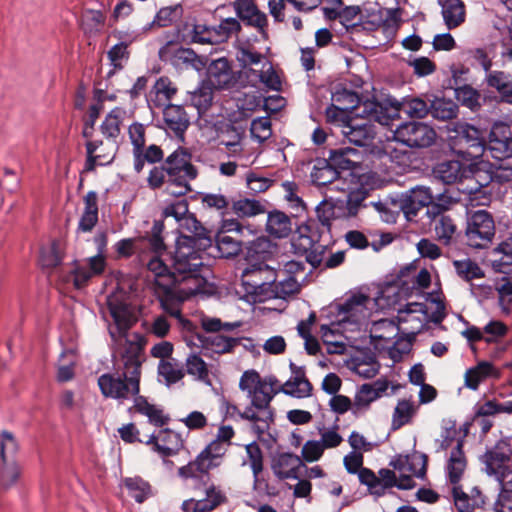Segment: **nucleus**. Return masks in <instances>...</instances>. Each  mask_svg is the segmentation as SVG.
Here are the masks:
<instances>
[{"instance_id":"nucleus-52","label":"nucleus","mask_w":512,"mask_h":512,"mask_svg":"<svg viewBox=\"0 0 512 512\" xmlns=\"http://www.w3.org/2000/svg\"><path fill=\"white\" fill-rule=\"evenodd\" d=\"M415 412L416 409L413 402L405 399L398 401L392 416V430H398L402 426L410 423Z\"/></svg>"},{"instance_id":"nucleus-20","label":"nucleus","mask_w":512,"mask_h":512,"mask_svg":"<svg viewBox=\"0 0 512 512\" xmlns=\"http://www.w3.org/2000/svg\"><path fill=\"white\" fill-rule=\"evenodd\" d=\"M303 463L300 457L292 453H281L272 460V470L279 479H297Z\"/></svg>"},{"instance_id":"nucleus-64","label":"nucleus","mask_w":512,"mask_h":512,"mask_svg":"<svg viewBox=\"0 0 512 512\" xmlns=\"http://www.w3.org/2000/svg\"><path fill=\"white\" fill-rule=\"evenodd\" d=\"M357 474L360 483L366 485L371 494L376 496L384 494V485L371 469L363 467Z\"/></svg>"},{"instance_id":"nucleus-22","label":"nucleus","mask_w":512,"mask_h":512,"mask_svg":"<svg viewBox=\"0 0 512 512\" xmlns=\"http://www.w3.org/2000/svg\"><path fill=\"white\" fill-rule=\"evenodd\" d=\"M134 405L133 409L148 418L149 423L156 427H162L170 420L169 416L166 415L163 409L157 405L148 402L147 398L137 394L133 396Z\"/></svg>"},{"instance_id":"nucleus-14","label":"nucleus","mask_w":512,"mask_h":512,"mask_svg":"<svg viewBox=\"0 0 512 512\" xmlns=\"http://www.w3.org/2000/svg\"><path fill=\"white\" fill-rule=\"evenodd\" d=\"M386 142L396 141L409 148L422 149L430 147L437 141L436 130H389Z\"/></svg>"},{"instance_id":"nucleus-44","label":"nucleus","mask_w":512,"mask_h":512,"mask_svg":"<svg viewBox=\"0 0 512 512\" xmlns=\"http://www.w3.org/2000/svg\"><path fill=\"white\" fill-rule=\"evenodd\" d=\"M368 191L364 188H357L349 191L346 200H342V210L345 218H351L357 215L361 207H368L366 199Z\"/></svg>"},{"instance_id":"nucleus-53","label":"nucleus","mask_w":512,"mask_h":512,"mask_svg":"<svg viewBox=\"0 0 512 512\" xmlns=\"http://www.w3.org/2000/svg\"><path fill=\"white\" fill-rule=\"evenodd\" d=\"M212 28L214 42L215 44H220L226 42L234 34H237L241 29V25L236 18L228 17L221 20L218 25L212 26Z\"/></svg>"},{"instance_id":"nucleus-12","label":"nucleus","mask_w":512,"mask_h":512,"mask_svg":"<svg viewBox=\"0 0 512 512\" xmlns=\"http://www.w3.org/2000/svg\"><path fill=\"white\" fill-rule=\"evenodd\" d=\"M342 133L346 141L365 148L370 154L381 156L390 152L388 145L375 130H342Z\"/></svg>"},{"instance_id":"nucleus-16","label":"nucleus","mask_w":512,"mask_h":512,"mask_svg":"<svg viewBox=\"0 0 512 512\" xmlns=\"http://www.w3.org/2000/svg\"><path fill=\"white\" fill-rule=\"evenodd\" d=\"M145 444L151 445L153 451L162 457L175 455L183 447V440L177 432L165 429L159 432L158 436L150 435Z\"/></svg>"},{"instance_id":"nucleus-55","label":"nucleus","mask_w":512,"mask_h":512,"mask_svg":"<svg viewBox=\"0 0 512 512\" xmlns=\"http://www.w3.org/2000/svg\"><path fill=\"white\" fill-rule=\"evenodd\" d=\"M253 76L257 78L266 88L273 91H280L282 82L274 70L271 62L269 61L265 67L262 68H252Z\"/></svg>"},{"instance_id":"nucleus-25","label":"nucleus","mask_w":512,"mask_h":512,"mask_svg":"<svg viewBox=\"0 0 512 512\" xmlns=\"http://www.w3.org/2000/svg\"><path fill=\"white\" fill-rule=\"evenodd\" d=\"M266 231L271 237L277 239L288 237L292 231L290 217L280 210L268 212Z\"/></svg>"},{"instance_id":"nucleus-56","label":"nucleus","mask_w":512,"mask_h":512,"mask_svg":"<svg viewBox=\"0 0 512 512\" xmlns=\"http://www.w3.org/2000/svg\"><path fill=\"white\" fill-rule=\"evenodd\" d=\"M486 83L489 87L496 89L500 94L505 96L512 95V77L503 71H490L485 76Z\"/></svg>"},{"instance_id":"nucleus-11","label":"nucleus","mask_w":512,"mask_h":512,"mask_svg":"<svg viewBox=\"0 0 512 512\" xmlns=\"http://www.w3.org/2000/svg\"><path fill=\"white\" fill-rule=\"evenodd\" d=\"M443 197L442 193L434 195L429 187L416 186L399 199V209L411 220L421 208L431 204L432 200L442 201Z\"/></svg>"},{"instance_id":"nucleus-54","label":"nucleus","mask_w":512,"mask_h":512,"mask_svg":"<svg viewBox=\"0 0 512 512\" xmlns=\"http://www.w3.org/2000/svg\"><path fill=\"white\" fill-rule=\"evenodd\" d=\"M163 118L170 128H188L190 125L189 117L180 105H167L163 110Z\"/></svg>"},{"instance_id":"nucleus-15","label":"nucleus","mask_w":512,"mask_h":512,"mask_svg":"<svg viewBox=\"0 0 512 512\" xmlns=\"http://www.w3.org/2000/svg\"><path fill=\"white\" fill-rule=\"evenodd\" d=\"M239 388L247 392L254 408H265L269 406L272 401V396H268L264 392L262 379L255 370H247L242 374L239 381Z\"/></svg>"},{"instance_id":"nucleus-34","label":"nucleus","mask_w":512,"mask_h":512,"mask_svg":"<svg viewBox=\"0 0 512 512\" xmlns=\"http://www.w3.org/2000/svg\"><path fill=\"white\" fill-rule=\"evenodd\" d=\"M430 114L433 118L441 121L451 120L457 117L458 105L451 99L434 97L428 99Z\"/></svg>"},{"instance_id":"nucleus-5","label":"nucleus","mask_w":512,"mask_h":512,"mask_svg":"<svg viewBox=\"0 0 512 512\" xmlns=\"http://www.w3.org/2000/svg\"><path fill=\"white\" fill-rule=\"evenodd\" d=\"M279 275L264 262L248 265L241 273V286L253 301L271 299V287Z\"/></svg>"},{"instance_id":"nucleus-17","label":"nucleus","mask_w":512,"mask_h":512,"mask_svg":"<svg viewBox=\"0 0 512 512\" xmlns=\"http://www.w3.org/2000/svg\"><path fill=\"white\" fill-rule=\"evenodd\" d=\"M292 376L281 386V392L296 398H306L311 395L312 384L305 375V369L290 363Z\"/></svg>"},{"instance_id":"nucleus-13","label":"nucleus","mask_w":512,"mask_h":512,"mask_svg":"<svg viewBox=\"0 0 512 512\" xmlns=\"http://www.w3.org/2000/svg\"><path fill=\"white\" fill-rule=\"evenodd\" d=\"M203 81L215 90H222L232 87L236 79L230 62L221 57L210 62Z\"/></svg>"},{"instance_id":"nucleus-42","label":"nucleus","mask_w":512,"mask_h":512,"mask_svg":"<svg viewBox=\"0 0 512 512\" xmlns=\"http://www.w3.org/2000/svg\"><path fill=\"white\" fill-rule=\"evenodd\" d=\"M487 131L488 130H447V145L453 153L461 156L462 158L466 160H475L476 158H468V155L465 153L466 151H469L467 146L470 145L467 140L468 132L479 133Z\"/></svg>"},{"instance_id":"nucleus-43","label":"nucleus","mask_w":512,"mask_h":512,"mask_svg":"<svg viewBox=\"0 0 512 512\" xmlns=\"http://www.w3.org/2000/svg\"><path fill=\"white\" fill-rule=\"evenodd\" d=\"M463 165L456 160L445 161L436 166L434 174L445 184H453L462 179Z\"/></svg>"},{"instance_id":"nucleus-57","label":"nucleus","mask_w":512,"mask_h":512,"mask_svg":"<svg viewBox=\"0 0 512 512\" xmlns=\"http://www.w3.org/2000/svg\"><path fill=\"white\" fill-rule=\"evenodd\" d=\"M457 275L465 281L480 279L485 276L480 266L469 258L453 261Z\"/></svg>"},{"instance_id":"nucleus-41","label":"nucleus","mask_w":512,"mask_h":512,"mask_svg":"<svg viewBox=\"0 0 512 512\" xmlns=\"http://www.w3.org/2000/svg\"><path fill=\"white\" fill-rule=\"evenodd\" d=\"M236 59L243 69L249 68V73L253 75L252 68H262L268 64L269 60L252 47H240L236 51Z\"/></svg>"},{"instance_id":"nucleus-51","label":"nucleus","mask_w":512,"mask_h":512,"mask_svg":"<svg viewBox=\"0 0 512 512\" xmlns=\"http://www.w3.org/2000/svg\"><path fill=\"white\" fill-rule=\"evenodd\" d=\"M247 460L243 464L249 463L253 473V486L256 489L259 482V475L263 471V452L256 442L249 443L245 446Z\"/></svg>"},{"instance_id":"nucleus-24","label":"nucleus","mask_w":512,"mask_h":512,"mask_svg":"<svg viewBox=\"0 0 512 512\" xmlns=\"http://www.w3.org/2000/svg\"><path fill=\"white\" fill-rule=\"evenodd\" d=\"M241 338L230 337L219 332L205 336L201 342L204 350L216 354H227L233 352L234 348L239 346Z\"/></svg>"},{"instance_id":"nucleus-35","label":"nucleus","mask_w":512,"mask_h":512,"mask_svg":"<svg viewBox=\"0 0 512 512\" xmlns=\"http://www.w3.org/2000/svg\"><path fill=\"white\" fill-rule=\"evenodd\" d=\"M489 131V140L486 142V151L495 159L502 160L512 156V139L511 136H503L499 138L496 130Z\"/></svg>"},{"instance_id":"nucleus-36","label":"nucleus","mask_w":512,"mask_h":512,"mask_svg":"<svg viewBox=\"0 0 512 512\" xmlns=\"http://www.w3.org/2000/svg\"><path fill=\"white\" fill-rule=\"evenodd\" d=\"M442 16L448 29H454L465 21V6L461 0H445Z\"/></svg>"},{"instance_id":"nucleus-60","label":"nucleus","mask_w":512,"mask_h":512,"mask_svg":"<svg viewBox=\"0 0 512 512\" xmlns=\"http://www.w3.org/2000/svg\"><path fill=\"white\" fill-rule=\"evenodd\" d=\"M216 247L220 256L223 258H231L241 252L240 241L232 238L224 233H218L216 236Z\"/></svg>"},{"instance_id":"nucleus-23","label":"nucleus","mask_w":512,"mask_h":512,"mask_svg":"<svg viewBox=\"0 0 512 512\" xmlns=\"http://www.w3.org/2000/svg\"><path fill=\"white\" fill-rule=\"evenodd\" d=\"M253 407L254 406L251 405V407H247L243 412H239V416L241 419L252 422L253 431L258 436H261L269 430L270 424L273 422L274 414L270 405L265 408H256L259 413H256Z\"/></svg>"},{"instance_id":"nucleus-27","label":"nucleus","mask_w":512,"mask_h":512,"mask_svg":"<svg viewBox=\"0 0 512 512\" xmlns=\"http://www.w3.org/2000/svg\"><path fill=\"white\" fill-rule=\"evenodd\" d=\"M311 179L318 186H326L339 179V171L336 170L329 159L318 158L314 161Z\"/></svg>"},{"instance_id":"nucleus-2","label":"nucleus","mask_w":512,"mask_h":512,"mask_svg":"<svg viewBox=\"0 0 512 512\" xmlns=\"http://www.w3.org/2000/svg\"><path fill=\"white\" fill-rule=\"evenodd\" d=\"M380 102L375 97L363 99L356 92L337 88L332 93V104L326 109L329 123L343 128H372L377 123Z\"/></svg>"},{"instance_id":"nucleus-30","label":"nucleus","mask_w":512,"mask_h":512,"mask_svg":"<svg viewBox=\"0 0 512 512\" xmlns=\"http://www.w3.org/2000/svg\"><path fill=\"white\" fill-rule=\"evenodd\" d=\"M171 64L177 69H193L201 71L205 67L203 59L191 48L177 49L171 59Z\"/></svg>"},{"instance_id":"nucleus-47","label":"nucleus","mask_w":512,"mask_h":512,"mask_svg":"<svg viewBox=\"0 0 512 512\" xmlns=\"http://www.w3.org/2000/svg\"><path fill=\"white\" fill-rule=\"evenodd\" d=\"M164 166L168 169V172L172 173V176L183 171L192 176H197V169L190 163L187 154L182 150H176L169 155Z\"/></svg>"},{"instance_id":"nucleus-38","label":"nucleus","mask_w":512,"mask_h":512,"mask_svg":"<svg viewBox=\"0 0 512 512\" xmlns=\"http://www.w3.org/2000/svg\"><path fill=\"white\" fill-rule=\"evenodd\" d=\"M265 203L255 198L243 197L233 201L232 210L240 218H250L265 213Z\"/></svg>"},{"instance_id":"nucleus-4","label":"nucleus","mask_w":512,"mask_h":512,"mask_svg":"<svg viewBox=\"0 0 512 512\" xmlns=\"http://www.w3.org/2000/svg\"><path fill=\"white\" fill-rule=\"evenodd\" d=\"M203 265L194 245L177 241L176 251L173 256L171 273L175 277V285L179 288L194 287L197 290L199 283V270Z\"/></svg>"},{"instance_id":"nucleus-3","label":"nucleus","mask_w":512,"mask_h":512,"mask_svg":"<svg viewBox=\"0 0 512 512\" xmlns=\"http://www.w3.org/2000/svg\"><path fill=\"white\" fill-rule=\"evenodd\" d=\"M147 269L151 274L147 279L152 282V289L161 308L185 326L189 321L182 316V305L187 297L194 293L195 288L177 287L174 275L158 255L148 261Z\"/></svg>"},{"instance_id":"nucleus-62","label":"nucleus","mask_w":512,"mask_h":512,"mask_svg":"<svg viewBox=\"0 0 512 512\" xmlns=\"http://www.w3.org/2000/svg\"><path fill=\"white\" fill-rule=\"evenodd\" d=\"M183 9L180 4L161 8L154 19L159 27H167L182 17Z\"/></svg>"},{"instance_id":"nucleus-21","label":"nucleus","mask_w":512,"mask_h":512,"mask_svg":"<svg viewBox=\"0 0 512 512\" xmlns=\"http://www.w3.org/2000/svg\"><path fill=\"white\" fill-rule=\"evenodd\" d=\"M107 305L117 332L119 334L125 333L135 321L130 307L126 303L118 301L115 297H109Z\"/></svg>"},{"instance_id":"nucleus-48","label":"nucleus","mask_w":512,"mask_h":512,"mask_svg":"<svg viewBox=\"0 0 512 512\" xmlns=\"http://www.w3.org/2000/svg\"><path fill=\"white\" fill-rule=\"evenodd\" d=\"M128 118H129V116L125 109H123L121 107H116V108L112 109L106 115L100 128L115 129V128H120V126H124L126 128H130V129L144 128L143 124L136 122V121L126 123L125 121Z\"/></svg>"},{"instance_id":"nucleus-40","label":"nucleus","mask_w":512,"mask_h":512,"mask_svg":"<svg viewBox=\"0 0 512 512\" xmlns=\"http://www.w3.org/2000/svg\"><path fill=\"white\" fill-rule=\"evenodd\" d=\"M184 220L187 228L193 233V236H185L180 241L194 246L199 245L204 249L211 247L212 239L210 236H207V232L205 228L202 227L201 223L193 216H187Z\"/></svg>"},{"instance_id":"nucleus-49","label":"nucleus","mask_w":512,"mask_h":512,"mask_svg":"<svg viewBox=\"0 0 512 512\" xmlns=\"http://www.w3.org/2000/svg\"><path fill=\"white\" fill-rule=\"evenodd\" d=\"M124 485L137 503H143L152 496L151 485L141 477H128L124 480Z\"/></svg>"},{"instance_id":"nucleus-32","label":"nucleus","mask_w":512,"mask_h":512,"mask_svg":"<svg viewBox=\"0 0 512 512\" xmlns=\"http://www.w3.org/2000/svg\"><path fill=\"white\" fill-rule=\"evenodd\" d=\"M498 376V371L491 362L481 361L476 366L469 368L465 373L466 387L477 390L479 384L488 377Z\"/></svg>"},{"instance_id":"nucleus-37","label":"nucleus","mask_w":512,"mask_h":512,"mask_svg":"<svg viewBox=\"0 0 512 512\" xmlns=\"http://www.w3.org/2000/svg\"><path fill=\"white\" fill-rule=\"evenodd\" d=\"M434 231L437 240L446 246L454 243L459 235L454 220L447 215L435 219Z\"/></svg>"},{"instance_id":"nucleus-59","label":"nucleus","mask_w":512,"mask_h":512,"mask_svg":"<svg viewBox=\"0 0 512 512\" xmlns=\"http://www.w3.org/2000/svg\"><path fill=\"white\" fill-rule=\"evenodd\" d=\"M378 399V394L372 390L370 384H363L354 397L353 414L358 415L367 410L372 402Z\"/></svg>"},{"instance_id":"nucleus-18","label":"nucleus","mask_w":512,"mask_h":512,"mask_svg":"<svg viewBox=\"0 0 512 512\" xmlns=\"http://www.w3.org/2000/svg\"><path fill=\"white\" fill-rule=\"evenodd\" d=\"M113 35L117 36L122 41L113 45L107 52V57L110 61L111 66L113 67V70L108 72V77H111L114 74L115 70H121L124 67V64L129 59L128 46L130 43L137 40L139 36L134 32H114Z\"/></svg>"},{"instance_id":"nucleus-9","label":"nucleus","mask_w":512,"mask_h":512,"mask_svg":"<svg viewBox=\"0 0 512 512\" xmlns=\"http://www.w3.org/2000/svg\"><path fill=\"white\" fill-rule=\"evenodd\" d=\"M370 298L364 294H355L338 305V324L345 329L354 330L365 323L370 316L367 304Z\"/></svg>"},{"instance_id":"nucleus-26","label":"nucleus","mask_w":512,"mask_h":512,"mask_svg":"<svg viewBox=\"0 0 512 512\" xmlns=\"http://www.w3.org/2000/svg\"><path fill=\"white\" fill-rule=\"evenodd\" d=\"M466 464V458L463 452V440L458 439L456 446L451 451L446 467L447 477L454 486L461 480L466 469Z\"/></svg>"},{"instance_id":"nucleus-28","label":"nucleus","mask_w":512,"mask_h":512,"mask_svg":"<svg viewBox=\"0 0 512 512\" xmlns=\"http://www.w3.org/2000/svg\"><path fill=\"white\" fill-rule=\"evenodd\" d=\"M85 208L79 220L78 230L90 232L98 222V195L89 191L84 197Z\"/></svg>"},{"instance_id":"nucleus-1","label":"nucleus","mask_w":512,"mask_h":512,"mask_svg":"<svg viewBox=\"0 0 512 512\" xmlns=\"http://www.w3.org/2000/svg\"><path fill=\"white\" fill-rule=\"evenodd\" d=\"M143 360L142 347L136 342L126 340L117 372L104 373L98 378L102 395L106 398L127 400L139 394Z\"/></svg>"},{"instance_id":"nucleus-50","label":"nucleus","mask_w":512,"mask_h":512,"mask_svg":"<svg viewBox=\"0 0 512 512\" xmlns=\"http://www.w3.org/2000/svg\"><path fill=\"white\" fill-rule=\"evenodd\" d=\"M197 176H192L187 174L186 171L181 173H175L172 176V173L168 172V180H167V193L180 197L186 195L191 191V187L189 185V181L195 179Z\"/></svg>"},{"instance_id":"nucleus-10","label":"nucleus","mask_w":512,"mask_h":512,"mask_svg":"<svg viewBox=\"0 0 512 512\" xmlns=\"http://www.w3.org/2000/svg\"><path fill=\"white\" fill-rule=\"evenodd\" d=\"M512 448L508 439L499 440L484 455L486 472L502 483L509 472Z\"/></svg>"},{"instance_id":"nucleus-7","label":"nucleus","mask_w":512,"mask_h":512,"mask_svg":"<svg viewBox=\"0 0 512 512\" xmlns=\"http://www.w3.org/2000/svg\"><path fill=\"white\" fill-rule=\"evenodd\" d=\"M495 235V224L491 214L477 210L468 217L466 227L467 245L482 249L488 247Z\"/></svg>"},{"instance_id":"nucleus-39","label":"nucleus","mask_w":512,"mask_h":512,"mask_svg":"<svg viewBox=\"0 0 512 512\" xmlns=\"http://www.w3.org/2000/svg\"><path fill=\"white\" fill-rule=\"evenodd\" d=\"M342 207V200H323L318 204L316 207V214L321 225L329 230L331 220L345 218Z\"/></svg>"},{"instance_id":"nucleus-45","label":"nucleus","mask_w":512,"mask_h":512,"mask_svg":"<svg viewBox=\"0 0 512 512\" xmlns=\"http://www.w3.org/2000/svg\"><path fill=\"white\" fill-rule=\"evenodd\" d=\"M213 88L202 81L199 86L189 92V101L197 109L198 115L205 112L212 104Z\"/></svg>"},{"instance_id":"nucleus-63","label":"nucleus","mask_w":512,"mask_h":512,"mask_svg":"<svg viewBox=\"0 0 512 512\" xmlns=\"http://www.w3.org/2000/svg\"><path fill=\"white\" fill-rule=\"evenodd\" d=\"M186 369L189 375L194 376L198 380L207 381L209 378V371L206 363L196 354H191L186 359Z\"/></svg>"},{"instance_id":"nucleus-8","label":"nucleus","mask_w":512,"mask_h":512,"mask_svg":"<svg viewBox=\"0 0 512 512\" xmlns=\"http://www.w3.org/2000/svg\"><path fill=\"white\" fill-rule=\"evenodd\" d=\"M93 130H83V136L86 138L87 159L85 162V170L93 171L96 165L110 164L116 152V143L112 139L115 136L110 132L109 136L102 138H95L92 134Z\"/></svg>"},{"instance_id":"nucleus-6","label":"nucleus","mask_w":512,"mask_h":512,"mask_svg":"<svg viewBox=\"0 0 512 512\" xmlns=\"http://www.w3.org/2000/svg\"><path fill=\"white\" fill-rule=\"evenodd\" d=\"M429 109V102L419 97L404 99L402 102L387 100L384 103L380 102L377 123L388 126L395 118H401L402 114L413 120L423 119L430 114Z\"/></svg>"},{"instance_id":"nucleus-58","label":"nucleus","mask_w":512,"mask_h":512,"mask_svg":"<svg viewBox=\"0 0 512 512\" xmlns=\"http://www.w3.org/2000/svg\"><path fill=\"white\" fill-rule=\"evenodd\" d=\"M298 290V281L291 275H285L283 279L278 280V278H276L275 282H273L271 298L285 299L287 296L298 292Z\"/></svg>"},{"instance_id":"nucleus-29","label":"nucleus","mask_w":512,"mask_h":512,"mask_svg":"<svg viewBox=\"0 0 512 512\" xmlns=\"http://www.w3.org/2000/svg\"><path fill=\"white\" fill-rule=\"evenodd\" d=\"M185 376V370L182 363L174 358L160 360L158 365L159 382L167 387L179 382Z\"/></svg>"},{"instance_id":"nucleus-19","label":"nucleus","mask_w":512,"mask_h":512,"mask_svg":"<svg viewBox=\"0 0 512 512\" xmlns=\"http://www.w3.org/2000/svg\"><path fill=\"white\" fill-rule=\"evenodd\" d=\"M205 498L200 500L188 499L182 503L184 512H211L226 501L225 494L216 486L206 489Z\"/></svg>"},{"instance_id":"nucleus-31","label":"nucleus","mask_w":512,"mask_h":512,"mask_svg":"<svg viewBox=\"0 0 512 512\" xmlns=\"http://www.w3.org/2000/svg\"><path fill=\"white\" fill-rule=\"evenodd\" d=\"M300 246L304 249L306 254V261L313 267H319L325 262L327 246L315 241L312 237L306 235H300L299 237Z\"/></svg>"},{"instance_id":"nucleus-33","label":"nucleus","mask_w":512,"mask_h":512,"mask_svg":"<svg viewBox=\"0 0 512 512\" xmlns=\"http://www.w3.org/2000/svg\"><path fill=\"white\" fill-rule=\"evenodd\" d=\"M510 180H512V168L503 167L501 165L498 167H491L490 170L485 174V182H481L479 187L468 186L466 190L470 196L478 198V194H485L483 189L488 186L490 182L505 183Z\"/></svg>"},{"instance_id":"nucleus-46","label":"nucleus","mask_w":512,"mask_h":512,"mask_svg":"<svg viewBox=\"0 0 512 512\" xmlns=\"http://www.w3.org/2000/svg\"><path fill=\"white\" fill-rule=\"evenodd\" d=\"M455 98L462 106L470 109L472 112L478 111L482 106V96L480 92L471 85L464 84L456 87Z\"/></svg>"},{"instance_id":"nucleus-61","label":"nucleus","mask_w":512,"mask_h":512,"mask_svg":"<svg viewBox=\"0 0 512 512\" xmlns=\"http://www.w3.org/2000/svg\"><path fill=\"white\" fill-rule=\"evenodd\" d=\"M213 28L210 25L195 23L192 29L188 32L187 37L191 43L194 44H212L214 45V36L212 34Z\"/></svg>"}]
</instances>
